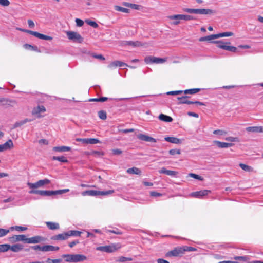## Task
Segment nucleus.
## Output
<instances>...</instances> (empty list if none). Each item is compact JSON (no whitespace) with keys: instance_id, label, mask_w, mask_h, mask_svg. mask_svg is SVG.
Instances as JSON below:
<instances>
[{"instance_id":"obj_39","label":"nucleus","mask_w":263,"mask_h":263,"mask_svg":"<svg viewBox=\"0 0 263 263\" xmlns=\"http://www.w3.org/2000/svg\"><path fill=\"white\" fill-rule=\"evenodd\" d=\"M200 90L199 88H193L185 90L183 91L185 94H195L198 92Z\"/></svg>"},{"instance_id":"obj_28","label":"nucleus","mask_w":263,"mask_h":263,"mask_svg":"<svg viewBox=\"0 0 263 263\" xmlns=\"http://www.w3.org/2000/svg\"><path fill=\"white\" fill-rule=\"evenodd\" d=\"M158 118L159 120L166 122H171L173 121V119L172 117L163 114H161L159 116Z\"/></svg>"},{"instance_id":"obj_41","label":"nucleus","mask_w":263,"mask_h":263,"mask_svg":"<svg viewBox=\"0 0 263 263\" xmlns=\"http://www.w3.org/2000/svg\"><path fill=\"white\" fill-rule=\"evenodd\" d=\"M52 160H57L64 163H66L68 162V160L66 159V158L63 156L60 157L53 156L52 157Z\"/></svg>"},{"instance_id":"obj_62","label":"nucleus","mask_w":263,"mask_h":263,"mask_svg":"<svg viewBox=\"0 0 263 263\" xmlns=\"http://www.w3.org/2000/svg\"><path fill=\"white\" fill-rule=\"evenodd\" d=\"M183 248L184 249V252L185 251H195L196 249L191 247L187 246H183Z\"/></svg>"},{"instance_id":"obj_14","label":"nucleus","mask_w":263,"mask_h":263,"mask_svg":"<svg viewBox=\"0 0 263 263\" xmlns=\"http://www.w3.org/2000/svg\"><path fill=\"white\" fill-rule=\"evenodd\" d=\"M213 143L215 144L218 147L221 148H228L232 147L234 145V144L232 143H227L223 142H220L219 141H214Z\"/></svg>"},{"instance_id":"obj_61","label":"nucleus","mask_w":263,"mask_h":263,"mask_svg":"<svg viewBox=\"0 0 263 263\" xmlns=\"http://www.w3.org/2000/svg\"><path fill=\"white\" fill-rule=\"evenodd\" d=\"M76 23L77 26L81 27L84 24V22L79 18H76Z\"/></svg>"},{"instance_id":"obj_17","label":"nucleus","mask_w":263,"mask_h":263,"mask_svg":"<svg viewBox=\"0 0 263 263\" xmlns=\"http://www.w3.org/2000/svg\"><path fill=\"white\" fill-rule=\"evenodd\" d=\"M248 132L250 133H263V127L261 126H250L246 128Z\"/></svg>"},{"instance_id":"obj_22","label":"nucleus","mask_w":263,"mask_h":263,"mask_svg":"<svg viewBox=\"0 0 263 263\" xmlns=\"http://www.w3.org/2000/svg\"><path fill=\"white\" fill-rule=\"evenodd\" d=\"M164 139L166 141L174 144H180L182 142V140L181 139L173 137H165Z\"/></svg>"},{"instance_id":"obj_29","label":"nucleus","mask_w":263,"mask_h":263,"mask_svg":"<svg viewBox=\"0 0 263 263\" xmlns=\"http://www.w3.org/2000/svg\"><path fill=\"white\" fill-rule=\"evenodd\" d=\"M127 172L129 174H136V175H141V171L137 167H133L130 168H128L127 170Z\"/></svg>"},{"instance_id":"obj_18","label":"nucleus","mask_w":263,"mask_h":263,"mask_svg":"<svg viewBox=\"0 0 263 263\" xmlns=\"http://www.w3.org/2000/svg\"><path fill=\"white\" fill-rule=\"evenodd\" d=\"M123 66H127V65L121 61H115L111 62L109 65L108 66L109 68H114L117 67H122Z\"/></svg>"},{"instance_id":"obj_53","label":"nucleus","mask_w":263,"mask_h":263,"mask_svg":"<svg viewBox=\"0 0 263 263\" xmlns=\"http://www.w3.org/2000/svg\"><path fill=\"white\" fill-rule=\"evenodd\" d=\"M62 261L61 259H51L50 258H48L46 260L47 263H60Z\"/></svg>"},{"instance_id":"obj_12","label":"nucleus","mask_w":263,"mask_h":263,"mask_svg":"<svg viewBox=\"0 0 263 263\" xmlns=\"http://www.w3.org/2000/svg\"><path fill=\"white\" fill-rule=\"evenodd\" d=\"M44 238L40 236H35L31 238L26 237V242L28 243H37L43 241Z\"/></svg>"},{"instance_id":"obj_1","label":"nucleus","mask_w":263,"mask_h":263,"mask_svg":"<svg viewBox=\"0 0 263 263\" xmlns=\"http://www.w3.org/2000/svg\"><path fill=\"white\" fill-rule=\"evenodd\" d=\"M62 257L66 262H78L86 260L87 258L82 254H63Z\"/></svg>"},{"instance_id":"obj_47","label":"nucleus","mask_w":263,"mask_h":263,"mask_svg":"<svg viewBox=\"0 0 263 263\" xmlns=\"http://www.w3.org/2000/svg\"><path fill=\"white\" fill-rule=\"evenodd\" d=\"M98 116L102 120H105L107 118L106 113L103 110H101L98 112Z\"/></svg>"},{"instance_id":"obj_13","label":"nucleus","mask_w":263,"mask_h":263,"mask_svg":"<svg viewBox=\"0 0 263 263\" xmlns=\"http://www.w3.org/2000/svg\"><path fill=\"white\" fill-rule=\"evenodd\" d=\"M13 147L12 141L10 139L3 144H0V152L10 149Z\"/></svg>"},{"instance_id":"obj_63","label":"nucleus","mask_w":263,"mask_h":263,"mask_svg":"<svg viewBox=\"0 0 263 263\" xmlns=\"http://www.w3.org/2000/svg\"><path fill=\"white\" fill-rule=\"evenodd\" d=\"M134 131V129L133 128L130 129H119V132H122L123 133H131Z\"/></svg>"},{"instance_id":"obj_32","label":"nucleus","mask_w":263,"mask_h":263,"mask_svg":"<svg viewBox=\"0 0 263 263\" xmlns=\"http://www.w3.org/2000/svg\"><path fill=\"white\" fill-rule=\"evenodd\" d=\"M216 39H217L216 34H212L209 36L202 37L200 38L199 40L200 42L210 41Z\"/></svg>"},{"instance_id":"obj_2","label":"nucleus","mask_w":263,"mask_h":263,"mask_svg":"<svg viewBox=\"0 0 263 263\" xmlns=\"http://www.w3.org/2000/svg\"><path fill=\"white\" fill-rule=\"evenodd\" d=\"M66 35L68 39L73 42L81 43L83 41L82 36L77 32L71 31H67Z\"/></svg>"},{"instance_id":"obj_56","label":"nucleus","mask_w":263,"mask_h":263,"mask_svg":"<svg viewBox=\"0 0 263 263\" xmlns=\"http://www.w3.org/2000/svg\"><path fill=\"white\" fill-rule=\"evenodd\" d=\"M10 3L9 0H0V5L4 7H7Z\"/></svg>"},{"instance_id":"obj_38","label":"nucleus","mask_w":263,"mask_h":263,"mask_svg":"<svg viewBox=\"0 0 263 263\" xmlns=\"http://www.w3.org/2000/svg\"><path fill=\"white\" fill-rule=\"evenodd\" d=\"M222 48V49L231 51L233 52H237V48L234 46H228L226 45V46L221 47Z\"/></svg>"},{"instance_id":"obj_48","label":"nucleus","mask_w":263,"mask_h":263,"mask_svg":"<svg viewBox=\"0 0 263 263\" xmlns=\"http://www.w3.org/2000/svg\"><path fill=\"white\" fill-rule=\"evenodd\" d=\"M189 176H190L191 177H192L194 179H197V180H199L200 181H202L203 180V178L202 177L199 176L198 175L194 174V173H190V174H189Z\"/></svg>"},{"instance_id":"obj_46","label":"nucleus","mask_w":263,"mask_h":263,"mask_svg":"<svg viewBox=\"0 0 263 263\" xmlns=\"http://www.w3.org/2000/svg\"><path fill=\"white\" fill-rule=\"evenodd\" d=\"M225 139H226V140H227L228 141L231 142H238L240 141V140L238 137H231V136L226 137L225 138Z\"/></svg>"},{"instance_id":"obj_25","label":"nucleus","mask_w":263,"mask_h":263,"mask_svg":"<svg viewBox=\"0 0 263 263\" xmlns=\"http://www.w3.org/2000/svg\"><path fill=\"white\" fill-rule=\"evenodd\" d=\"M30 194H39L42 196H49L50 191L31 190L29 192Z\"/></svg>"},{"instance_id":"obj_9","label":"nucleus","mask_w":263,"mask_h":263,"mask_svg":"<svg viewBox=\"0 0 263 263\" xmlns=\"http://www.w3.org/2000/svg\"><path fill=\"white\" fill-rule=\"evenodd\" d=\"M50 182V181L49 179H45L40 180L34 183L28 182L27 184L31 189H37L43 187L44 185L49 184Z\"/></svg>"},{"instance_id":"obj_59","label":"nucleus","mask_w":263,"mask_h":263,"mask_svg":"<svg viewBox=\"0 0 263 263\" xmlns=\"http://www.w3.org/2000/svg\"><path fill=\"white\" fill-rule=\"evenodd\" d=\"M86 22L89 25H90L91 26L94 27V28H97L98 27V25L94 21H89V20H87L86 21Z\"/></svg>"},{"instance_id":"obj_35","label":"nucleus","mask_w":263,"mask_h":263,"mask_svg":"<svg viewBox=\"0 0 263 263\" xmlns=\"http://www.w3.org/2000/svg\"><path fill=\"white\" fill-rule=\"evenodd\" d=\"M234 35L232 32H226L216 34L217 39L222 37L232 36Z\"/></svg>"},{"instance_id":"obj_16","label":"nucleus","mask_w":263,"mask_h":263,"mask_svg":"<svg viewBox=\"0 0 263 263\" xmlns=\"http://www.w3.org/2000/svg\"><path fill=\"white\" fill-rule=\"evenodd\" d=\"M137 137L140 140H143L144 141L150 142H152V143H155L156 142V140L155 139H154L151 137H149L148 136H147L146 135H144V134H142L138 135Z\"/></svg>"},{"instance_id":"obj_31","label":"nucleus","mask_w":263,"mask_h":263,"mask_svg":"<svg viewBox=\"0 0 263 263\" xmlns=\"http://www.w3.org/2000/svg\"><path fill=\"white\" fill-rule=\"evenodd\" d=\"M23 249V246L21 244H15L13 246H10V248L9 250H11L13 252H17Z\"/></svg>"},{"instance_id":"obj_54","label":"nucleus","mask_w":263,"mask_h":263,"mask_svg":"<svg viewBox=\"0 0 263 263\" xmlns=\"http://www.w3.org/2000/svg\"><path fill=\"white\" fill-rule=\"evenodd\" d=\"M144 61L147 64L153 63V56H148L145 57Z\"/></svg>"},{"instance_id":"obj_49","label":"nucleus","mask_w":263,"mask_h":263,"mask_svg":"<svg viewBox=\"0 0 263 263\" xmlns=\"http://www.w3.org/2000/svg\"><path fill=\"white\" fill-rule=\"evenodd\" d=\"M11 229L12 230H15L16 231H24L27 230L26 227H22V226H15V227H12L11 228Z\"/></svg>"},{"instance_id":"obj_52","label":"nucleus","mask_w":263,"mask_h":263,"mask_svg":"<svg viewBox=\"0 0 263 263\" xmlns=\"http://www.w3.org/2000/svg\"><path fill=\"white\" fill-rule=\"evenodd\" d=\"M9 232V230L0 228V237L6 235Z\"/></svg>"},{"instance_id":"obj_11","label":"nucleus","mask_w":263,"mask_h":263,"mask_svg":"<svg viewBox=\"0 0 263 263\" xmlns=\"http://www.w3.org/2000/svg\"><path fill=\"white\" fill-rule=\"evenodd\" d=\"M8 239L11 243H15L17 241H24L26 242V236L25 235H15L9 237Z\"/></svg>"},{"instance_id":"obj_4","label":"nucleus","mask_w":263,"mask_h":263,"mask_svg":"<svg viewBox=\"0 0 263 263\" xmlns=\"http://www.w3.org/2000/svg\"><path fill=\"white\" fill-rule=\"evenodd\" d=\"M18 30H20V31H22L23 32L28 33L31 35H32L33 36H34L39 39H42V40L51 41L53 39V37L52 36L46 35L41 34L40 33H39L37 32H36V31H31V30H25V29H21V28L18 29Z\"/></svg>"},{"instance_id":"obj_45","label":"nucleus","mask_w":263,"mask_h":263,"mask_svg":"<svg viewBox=\"0 0 263 263\" xmlns=\"http://www.w3.org/2000/svg\"><path fill=\"white\" fill-rule=\"evenodd\" d=\"M180 16H179L181 20L184 21H190L194 19V17L191 15H184V14H180Z\"/></svg>"},{"instance_id":"obj_34","label":"nucleus","mask_w":263,"mask_h":263,"mask_svg":"<svg viewBox=\"0 0 263 263\" xmlns=\"http://www.w3.org/2000/svg\"><path fill=\"white\" fill-rule=\"evenodd\" d=\"M114 8L117 11H120L125 13H129L130 12L129 9L124 7H122L119 6H115Z\"/></svg>"},{"instance_id":"obj_36","label":"nucleus","mask_w":263,"mask_h":263,"mask_svg":"<svg viewBox=\"0 0 263 263\" xmlns=\"http://www.w3.org/2000/svg\"><path fill=\"white\" fill-rule=\"evenodd\" d=\"M68 236L67 235V232L60 234L55 236V239H59V240H66L68 239Z\"/></svg>"},{"instance_id":"obj_19","label":"nucleus","mask_w":263,"mask_h":263,"mask_svg":"<svg viewBox=\"0 0 263 263\" xmlns=\"http://www.w3.org/2000/svg\"><path fill=\"white\" fill-rule=\"evenodd\" d=\"M125 45L132 46L133 47H140L145 46L146 43H142L139 41H126Z\"/></svg>"},{"instance_id":"obj_50","label":"nucleus","mask_w":263,"mask_h":263,"mask_svg":"<svg viewBox=\"0 0 263 263\" xmlns=\"http://www.w3.org/2000/svg\"><path fill=\"white\" fill-rule=\"evenodd\" d=\"M212 43L217 44V47L219 48L222 49L221 47L226 46L224 43L221 41H213Z\"/></svg>"},{"instance_id":"obj_42","label":"nucleus","mask_w":263,"mask_h":263,"mask_svg":"<svg viewBox=\"0 0 263 263\" xmlns=\"http://www.w3.org/2000/svg\"><path fill=\"white\" fill-rule=\"evenodd\" d=\"M183 10L189 13L199 14V9L185 8Z\"/></svg>"},{"instance_id":"obj_58","label":"nucleus","mask_w":263,"mask_h":263,"mask_svg":"<svg viewBox=\"0 0 263 263\" xmlns=\"http://www.w3.org/2000/svg\"><path fill=\"white\" fill-rule=\"evenodd\" d=\"M178 173L176 171L167 170L166 172V175L171 176H176Z\"/></svg>"},{"instance_id":"obj_20","label":"nucleus","mask_w":263,"mask_h":263,"mask_svg":"<svg viewBox=\"0 0 263 263\" xmlns=\"http://www.w3.org/2000/svg\"><path fill=\"white\" fill-rule=\"evenodd\" d=\"M70 150L71 148L70 147L66 146H55L53 147V151L57 152H68Z\"/></svg>"},{"instance_id":"obj_21","label":"nucleus","mask_w":263,"mask_h":263,"mask_svg":"<svg viewBox=\"0 0 263 263\" xmlns=\"http://www.w3.org/2000/svg\"><path fill=\"white\" fill-rule=\"evenodd\" d=\"M179 16H180V14L171 15L168 17L170 20L173 21L172 22L173 25H177L180 23V21L181 20Z\"/></svg>"},{"instance_id":"obj_15","label":"nucleus","mask_w":263,"mask_h":263,"mask_svg":"<svg viewBox=\"0 0 263 263\" xmlns=\"http://www.w3.org/2000/svg\"><path fill=\"white\" fill-rule=\"evenodd\" d=\"M211 191L208 190H204L200 191L195 192L191 193V196L194 197L200 198L210 193Z\"/></svg>"},{"instance_id":"obj_40","label":"nucleus","mask_w":263,"mask_h":263,"mask_svg":"<svg viewBox=\"0 0 263 263\" xmlns=\"http://www.w3.org/2000/svg\"><path fill=\"white\" fill-rule=\"evenodd\" d=\"M133 260L130 257H126L124 256H120L116 259L117 262H124L126 261H130Z\"/></svg>"},{"instance_id":"obj_57","label":"nucleus","mask_w":263,"mask_h":263,"mask_svg":"<svg viewBox=\"0 0 263 263\" xmlns=\"http://www.w3.org/2000/svg\"><path fill=\"white\" fill-rule=\"evenodd\" d=\"M169 153L172 155H174L175 154H180L181 152L178 149H173L169 151Z\"/></svg>"},{"instance_id":"obj_37","label":"nucleus","mask_w":263,"mask_h":263,"mask_svg":"<svg viewBox=\"0 0 263 263\" xmlns=\"http://www.w3.org/2000/svg\"><path fill=\"white\" fill-rule=\"evenodd\" d=\"M166 58H160L153 57V63L160 64L166 61Z\"/></svg>"},{"instance_id":"obj_64","label":"nucleus","mask_w":263,"mask_h":263,"mask_svg":"<svg viewBox=\"0 0 263 263\" xmlns=\"http://www.w3.org/2000/svg\"><path fill=\"white\" fill-rule=\"evenodd\" d=\"M92 56L95 58H96V59H100V60H105V58L101 54H93L92 55Z\"/></svg>"},{"instance_id":"obj_5","label":"nucleus","mask_w":263,"mask_h":263,"mask_svg":"<svg viewBox=\"0 0 263 263\" xmlns=\"http://www.w3.org/2000/svg\"><path fill=\"white\" fill-rule=\"evenodd\" d=\"M46 110V108L43 105H38L32 109L31 114L35 117L41 118L43 117L42 114L45 112Z\"/></svg>"},{"instance_id":"obj_33","label":"nucleus","mask_w":263,"mask_h":263,"mask_svg":"<svg viewBox=\"0 0 263 263\" xmlns=\"http://www.w3.org/2000/svg\"><path fill=\"white\" fill-rule=\"evenodd\" d=\"M239 166L242 168L243 170H244L246 172H252L254 171V168L248 165L245 164L243 163H240Z\"/></svg>"},{"instance_id":"obj_23","label":"nucleus","mask_w":263,"mask_h":263,"mask_svg":"<svg viewBox=\"0 0 263 263\" xmlns=\"http://www.w3.org/2000/svg\"><path fill=\"white\" fill-rule=\"evenodd\" d=\"M216 12L215 10L211 9H199V14L212 15Z\"/></svg>"},{"instance_id":"obj_55","label":"nucleus","mask_w":263,"mask_h":263,"mask_svg":"<svg viewBox=\"0 0 263 263\" xmlns=\"http://www.w3.org/2000/svg\"><path fill=\"white\" fill-rule=\"evenodd\" d=\"M183 92L182 90L168 91L166 93L167 95H178Z\"/></svg>"},{"instance_id":"obj_44","label":"nucleus","mask_w":263,"mask_h":263,"mask_svg":"<svg viewBox=\"0 0 263 263\" xmlns=\"http://www.w3.org/2000/svg\"><path fill=\"white\" fill-rule=\"evenodd\" d=\"M81 232L75 230H71L67 232V235L68 237L71 236H80L81 234Z\"/></svg>"},{"instance_id":"obj_10","label":"nucleus","mask_w":263,"mask_h":263,"mask_svg":"<svg viewBox=\"0 0 263 263\" xmlns=\"http://www.w3.org/2000/svg\"><path fill=\"white\" fill-rule=\"evenodd\" d=\"M76 141L85 144H96L101 142L96 138H77Z\"/></svg>"},{"instance_id":"obj_26","label":"nucleus","mask_w":263,"mask_h":263,"mask_svg":"<svg viewBox=\"0 0 263 263\" xmlns=\"http://www.w3.org/2000/svg\"><path fill=\"white\" fill-rule=\"evenodd\" d=\"M189 98L187 96H184L182 97H178L177 99L179 100V104H193V101H189L187 99Z\"/></svg>"},{"instance_id":"obj_8","label":"nucleus","mask_w":263,"mask_h":263,"mask_svg":"<svg viewBox=\"0 0 263 263\" xmlns=\"http://www.w3.org/2000/svg\"><path fill=\"white\" fill-rule=\"evenodd\" d=\"M120 248V246L116 247L115 245L110 246H100L96 248V250L102 252L111 253L117 251Z\"/></svg>"},{"instance_id":"obj_30","label":"nucleus","mask_w":263,"mask_h":263,"mask_svg":"<svg viewBox=\"0 0 263 263\" xmlns=\"http://www.w3.org/2000/svg\"><path fill=\"white\" fill-rule=\"evenodd\" d=\"M47 226L50 230H56L59 228V224L58 223L53 222H46Z\"/></svg>"},{"instance_id":"obj_24","label":"nucleus","mask_w":263,"mask_h":263,"mask_svg":"<svg viewBox=\"0 0 263 263\" xmlns=\"http://www.w3.org/2000/svg\"><path fill=\"white\" fill-rule=\"evenodd\" d=\"M59 250V247L53 246L51 245H46L43 246L42 251L48 252V251H55Z\"/></svg>"},{"instance_id":"obj_43","label":"nucleus","mask_w":263,"mask_h":263,"mask_svg":"<svg viewBox=\"0 0 263 263\" xmlns=\"http://www.w3.org/2000/svg\"><path fill=\"white\" fill-rule=\"evenodd\" d=\"M10 248V245L8 244L0 245V252H5L9 250Z\"/></svg>"},{"instance_id":"obj_6","label":"nucleus","mask_w":263,"mask_h":263,"mask_svg":"<svg viewBox=\"0 0 263 263\" xmlns=\"http://www.w3.org/2000/svg\"><path fill=\"white\" fill-rule=\"evenodd\" d=\"M184 253V249L183 247H176L173 250L168 251L166 254V257H177L182 255Z\"/></svg>"},{"instance_id":"obj_7","label":"nucleus","mask_w":263,"mask_h":263,"mask_svg":"<svg viewBox=\"0 0 263 263\" xmlns=\"http://www.w3.org/2000/svg\"><path fill=\"white\" fill-rule=\"evenodd\" d=\"M17 101L15 100L5 98L0 99V104L5 108L13 107L17 105Z\"/></svg>"},{"instance_id":"obj_60","label":"nucleus","mask_w":263,"mask_h":263,"mask_svg":"<svg viewBox=\"0 0 263 263\" xmlns=\"http://www.w3.org/2000/svg\"><path fill=\"white\" fill-rule=\"evenodd\" d=\"M112 154L115 155H119L122 153V151L118 148L112 149Z\"/></svg>"},{"instance_id":"obj_3","label":"nucleus","mask_w":263,"mask_h":263,"mask_svg":"<svg viewBox=\"0 0 263 263\" xmlns=\"http://www.w3.org/2000/svg\"><path fill=\"white\" fill-rule=\"evenodd\" d=\"M114 192V190H109L107 191H99L96 190H88L82 193L83 196H98V195H107L111 194Z\"/></svg>"},{"instance_id":"obj_27","label":"nucleus","mask_w":263,"mask_h":263,"mask_svg":"<svg viewBox=\"0 0 263 263\" xmlns=\"http://www.w3.org/2000/svg\"><path fill=\"white\" fill-rule=\"evenodd\" d=\"M31 120L28 118H26L22 121H20L15 122L13 126V129L16 128L18 127L22 126L23 125L26 124L27 122H30Z\"/></svg>"},{"instance_id":"obj_51","label":"nucleus","mask_w":263,"mask_h":263,"mask_svg":"<svg viewBox=\"0 0 263 263\" xmlns=\"http://www.w3.org/2000/svg\"><path fill=\"white\" fill-rule=\"evenodd\" d=\"M213 134L222 136V135H226L227 134V132L222 130L217 129V130H214Z\"/></svg>"}]
</instances>
